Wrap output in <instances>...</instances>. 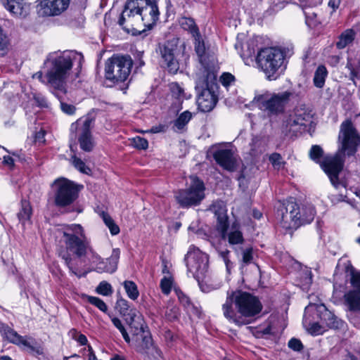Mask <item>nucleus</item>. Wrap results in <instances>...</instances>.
Wrapping results in <instances>:
<instances>
[{
    "instance_id": "nucleus-1",
    "label": "nucleus",
    "mask_w": 360,
    "mask_h": 360,
    "mask_svg": "<svg viewBox=\"0 0 360 360\" xmlns=\"http://www.w3.org/2000/svg\"><path fill=\"white\" fill-rule=\"evenodd\" d=\"M338 139L341 143L338 151L333 156L324 157L323 160V150L321 146H312L309 150L310 158L320 164L332 184L336 188L338 186V175L342 169L345 156H353L360 143V136L350 120H346L341 124Z\"/></svg>"
},
{
    "instance_id": "nucleus-2",
    "label": "nucleus",
    "mask_w": 360,
    "mask_h": 360,
    "mask_svg": "<svg viewBox=\"0 0 360 360\" xmlns=\"http://www.w3.org/2000/svg\"><path fill=\"white\" fill-rule=\"evenodd\" d=\"M262 309V304L257 297L241 290L228 292L226 300L222 305L224 316L237 326L249 324L250 319Z\"/></svg>"
},
{
    "instance_id": "nucleus-3",
    "label": "nucleus",
    "mask_w": 360,
    "mask_h": 360,
    "mask_svg": "<svg viewBox=\"0 0 360 360\" xmlns=\"http://www.w3.org/2000/svg\"><path fill=\"white\" fill-rule=\"evenodd\" d=\"M159 15L155 0H127L118 22L127 32L140 23L150 29L158 21Z\"/></svg>"
},
{
    "instance_id": "nucleus-4",
    "label": "nucleus",
    "mask_w": 360,
    "mask_h": 360,
    "mask_svg": "<svg viewBox=\"0 0 360 360\" xmlns=\"http://www.w3.org/2000/svg\"><path fill=\"white\" fill-rule=\"evenodd\" d=\"M82 58V55L75 51L49 53L44 61L49 86L57 90H64L74 61L79 60L80 65Z\"/></svg>"
},
{
    "instance_id": "nucleus-5",
    "label": "nucleus",
    "mask_w": 360,
    "mask_h": 360,
    "mask_svg": "<svg viewBox=\"0 0 360 360\" xmlns=\"http://www.w3.org/2000/svg\"><path fill=\"white\" fill-rule=\"evenodd\" d=\"M60 252H67L77 257H84L89 250V242L85 235L84 230L80 224H72L65 226L58 231Z\"/></svg>"
},
{
    "instance_id": "nucleus-6",
    "label": "nucleus",
    "mask_w": 360,
    "mask_h": 360,
    "mask_svg": "<svg viewBox=\"0 0 360 360\" xmlns=\"http://www.w3.org/2000/svg\"><path fill=\"white\" fill-rule=\"evenodd\" d=\"M215 80L216 75L213 69L204 67L196 74L197 104L202 112L211 111L217 102V96L212 90Z\"/></svg>"
},
{
    "instance_id": "nucleus-7",
    "label": "nucleus",
    "mask_w": 360,
    "mask_h": 360,
    "mask_svg": "<svg viewBox=\"0 0 360 360\" xmlns=\"http://www.w3.org/2000/svg\"><path fill=\"white\" fill-rule=\"evenodd\" d=\"M285 55L280 49L269 47L261 49L256 58L258 67L267 79L276 80L285 69Z\"/></svg>"
},
{
    "instance_id": "nucleus-8",
    "label": "nucleus",
    "mask_w": 360,
    "mask_h": 360,
    "mask_svg": "<svg viewBox=\"0 0 360 360\" xmlns=\"http://www.w3.org/2000/svg\"><path fill=\"white\" fill-rule=\"evenodd\" d=\"M292 94L288 91L278 93L265 91L255 96L252 103L268 115H278L285 111Z\"/></svg>"
},
{
    "instance_id": "nucleus-9",
    "label": "nucleus",
    "mask_w": 360,
    "mask_h": 360,
    "mask_svg": "<svg viewBox=\"0 0 360 360\" xmlns=\"http://www.w3.org/2000/svg\"><path fill=\"white\" fill-rule=\"evenodd\" d=\"M205 191L203 181L195 176H191L188 188L177 191L175 198L182 207L196 206L205 198Z\"/></svg>"
},
{
    "instance_id": "nucleus-10",
    "label": "nucleus",
    "mask_w": 360,
    "mask_h": 360,
    "mask_svg": "<svg viewBox=\"0 0 360 360\" xmlns=\"http://www.w3.org/2000/svg\"><path fill=\"white\" fill-rule=\"evenodd\" d=\"M54 203L57 207H65L71 205L78 196L77 184L65 178H58L52 184Z\"/></svg>"
},
{
    "instance_id": "nucleus-11",
    "label": "nucleus",
    "mask_w": 360,
    "mask_h": 360,
    "mask_svg": "<svg viewBox=\"0 0 360 360\" xmlns=\"http://www.w3.org/2000/svg\"><path fill=\"white\" fill-rule=\"evenodd\" d=\"M132 65L130 56L115 55L105 63V78L113 82H124L129 77Z\"/></svg>"
},
{
    "instance_id": "nucleus-12",
    "label": "nucleus",
    "mask_w": 360,
    "mask_h": 360,
    "mask_svg": "<svg viewBox=\"0 0 360 360\" xmlns=\"http://www.w3.org/2000/svg\"><path fill=\"white\" fill-rule=\"evenodd\" d=\"M184 259L188 272L200 283L208 271L209 259L207 255L202 252L198 248L191 245Z\"/></svg>"
},
{
    "instance_id": "nucleus-13",
    "label": "nucleus",
    "mask_w": 360,
    "mask_h": 360,
    "mask_svg": "<svg viewBox=\"0 0 360 360\" xmlns=\"http://www.w3.org/2000/svg\"><path fill=\"white\" fill-rule=\"evenodd\" d=\"M0 332L10 342L20 347L27 349L30 353L37 355L43 354V347L32 337L22 336L15 330L3 323L0 324Z\"/></svg>"
},
{
    "instance_id": "nucleus-14",
    "label": "nucleus",
    "mask_w": 360,
    "mask_h": 360,
    "mask_svg": "<svg viewBox=\"0 0 360 360\" xmlns=\"http://www.w3.org/2000/svg\"><path fill=\"white\" fill-rule=\"evenodd\" d=\"M94 120L90 117H83L71 124L70 130L78 134V142L80 148L85 152H91L94 147V141L91 129Z\"/></svg>"
},
{
    "instance_id": "nucleus-15",
    "label": "nucleus",
    "mask_w": 360,
    "mask_h": 360,
    "mask_svg": "<svg viewBox=\"0 0 360 360\" xmlns=\"http://www.w3.org/2000/svg\"><path fill=\"white\" fill-rule=\"evenodd\" d=\"M277 214L281 226L285 229H296L300 226V210L295 202L283 203L278 208Z\"/></svg>"
},
{
    "instance_id": "nucleus-16",
    "label": "nucleus",
    "mask_w": 360,
    "mask_h": 360,
    "mask_svg": "<svg viewBox=\"0 0 360 360\" xmlns=\"http://www.w3.org/2000/svg\"><path fill=\"white\" fill-rule=\"evenodd\" d=\"M135 350L141 354L144 360H158L161 351L155 345L149 331L133 336Z\"/></svg>"
},
{
    "instance_id": "nucleus-17",
    "label": "nucleus",
    "mask_w": 360,
    "mask_h": 360,
    "mask_svg": "<svg viewBox=\"0 0 360 360\" xmlns=\"http://www.w3.org/2000/svg\"><path fill=\"white\" fill-rule=\"evenodd\" d=\"M312 110L305 105L297 107L285 121V127L292 133L300 132L312 122Z\"/></svg>"
},
{
    "instance_id": "nucleus-18",
    "label": "nucleus",
    "mask_w": 360,
    "mask_h": 360,
    "mask_svg": "<svg viewBox=\"0 0 360 360\" xmlns=\"http://www.w3.org/2000/svg\"><path fill=\"white\" fill-rule=\"evenodd\" d=\"M157 53L160 56V65L167 69L170 73L176 74L179 69V61L176 58V43L167 41L162 44H160Z\"/></svg>"
},
{
    "instance_id": "nucleus-19",
    "label": "nucleus",
    "mask_w": 360,
    "mask_h": 360,
    "mask_svg": "<svg viewBox=\"0 0 360 360\" xmlns=\"http://www.w3.org/2000/svg\"><path fill=\"white\" fill-rule=\"evenodd\" d=\"M92 263L95 265V270L98 273H114L117 269L120 257V250L114 248L111 255L105 260L102 259L97 253L91 252Z\"/></svg>"
},
{
    "instance_id": "nucleus-20",
    "label": "nucleus",
    "mask_w": 360,
    "mask_h": 360,
    "mask_svg": "<svg viewBox=\"0 0 360 360\" xmlns=\"http://www.w3.org/2000/svg\"><path fill=\"white\" fill-rule=\"evenodd\" d=\"M70 0H40L37 5V12L40 16H58L65 11Z\"/></svg>"
},
{
    "instance_id": "nucleus-21",
    "label": "nucleus",
    "mask_w": 360,
    "mask_h": 360,
    "mask_svg": "<svg viewBox=\"0 0 360 360\" xmlns=\"http://www.w3.org/2000/svg\"><path fill=\"white\" fill-rule=\"evenodd\" d=\"M215 161L224 169L233 171L236 166V160L233 150L226 146H219L213 152Z\"/></svg>"
},
{
    "instance_id": "nucleus-22",
    "label": "nucleus",
    "mask_w": 360,
    "mask_h": 360,
    "mask_svg": "<svg viewBox=\"0 0 360 360\" xmlns=\"http://www.w3.org/2000/svg\"><path fill=\"white\" fill-rule=\"evenodd\" d=\"M210 210L217 217V229L220 232L221 236L223 238L226 237V231L229 227L227 210L222 201L214 202Z\"/></svg>"
},
{
    "instance_id": "nucleus-23",
    "label": "nucleus",
    "mask_w": 360,
    "mask_h": 360,
    "mask_svg": "<svg viewBox=\"0 0 360 360\" xmlns=\"http://www.w3.org/2000/svg\"><path fill=\"white\" fill-rule=\"evenodd\" d=\"M5 8L13 16L25 18L30 13V5L25 0H0Z\"/></svg>"
},
{
    "instance_id": "nucleus-24",
    "label": "nucleus",
    "mask_w": 360,
    "mask_h": 360,
    "mask_svg": "<svg viewBox=\"0 0 360 360\" xmlns=\"http://www.w3.org/2000/svg\"><path fill=\"white\" fill-rule=\"evenodd\" d=\"M314 307L319 314L320 319L325 322L330 328L340 329L344 327L345 322L329 311L324 304L314 305Z\"/></svg>"
},
{
    "instance_id": "nucleus-25",
    "label": "nucleus",
    "mask_w": 360,
    "mask_h": 360,
    "mask_svg": "<svg viewBox=\"0 0 360 360\" xmlns=\"http://www.w3.org/2000/svg\"><path fill=\"white\" fill-rule=\"evenodd\" d=\"M127 316V320L131 329L133 336L148 331L142 314L136 309H130Z\"/></svg>"
},
{
    "instance_id": "nucleus-26",
    "label": "nucleus",
    "mask_w": 360,
    "mask_h": 360,
    "mask_svg": "<svg viewBox=\"0 0 360 360\" xmlns=\"http://www.w3.org/2000/svg\"><path fill=\"white\" fill-rule=\"evenodd\" d=\"M59 255L64 260L65 264L72 274L78 278L86 276V273L82 272L80 268L82 257L73 256L72 255H68L67 252H60Z\"/></svg>"
},
{
    "instance_id": "nucleus-27",
    "label": "nucleus",
    "mask_w": 360,
    "mask_h": 360,
    "mask_svg": "<svg viewBox=\"0 0 360 360\" xmlns=\"http://www.w3.org/2000/svg\"><path fill=\"white\" fill-rule=\"evenodd\" d=\"M344 297L350 311L360 312V288H354L348 291Z\"/></svg>"
},
{
    "instance_id": "nucleus-28",
    "label": "nucleus",
    "mask_w": 360,
    "mask_h": 360,
    "mask_svg": "<svg viewBox=\"0 0 360 360\" xmlns=\"http://www.w3.org/2000/svg\"><path fill=\"white\" fill-rule=\"evenodd\" d=\"M356 32L352 29H347L342 32L338 37L335 46L338 49H343L352 44Z\"/></svg>"
},
{
    "instance_id": "nucleus-29",
    "label": "nucleus",
    "mask_w": 360,
    "mask_h": 360,
    "mask_svg": "<svg viewBox=\"0 0 360 360\" xmlns=\"http://www.w3.org/2000/svg\"><path fill=\"white\" fill-rule=\"evenodd\" d=\"M346 276L349 278L350 283L355 288H360V271H356L349 261L342 264Z\"/></svg>"
},
{
    "instance_id": "nucleus-30",
    "label": "nucleus",
    "mask_w": 360,
    "mask_h": 360,
    "mask_svg": "<svg viewBox=\"0 0 360 360\" xmlns=\"http://www.w3.org/2000/svg\"><path fill=\"white\" fill-rule=\"evenodd\" d=\"M192 113L186 110L181 113L173 122V129L174 131L181 133L186 129L188 123L192 118Z\"/></svg>"
},
{
    "instance_id": "nucleus-31",
    "label": "nucleus",
    "mask_w": 360,
    "mask_h": 360,
    "mask_svg": "<svg viewBox=\"0 0 360 360\" xmlns=\"http://www.w3.org/2000/svg\"><path fill=\"white\" fill-rule=\"evenodd\" d=\"M347 68L350 71L351 79L354 81L355 78H359V71L360 70V55L354 57L349 54L347 59Z\"/></svg>"
},
{
    "instance_id": "nucleus-32",
    "label": "nucleus",
    "mask_w": 360,
    "mask_h": 360,
    "mask_svg": "<svg viewBox=\"0 0 360 360\" xmlns=\"http://www.w3.org/2000/svg\"><path fill=\"white\" fill-rule=\"evenodd\" d=\"M314 307V304H309L305 308V312L303 317V324L307 328L308 331L313 335H318L322 334L323 330L318 323H310L307 321V313Z\"/></svg>"
},
{
    "instance_id": "nucleus-33",
    "label": "nucleus",
    "mask_w": 360,
    "mask_h": 360,
    "mask_svg": "<svg viewBox=\"0 0 360 360\" xmlns=\"http://www.w3.org/2000/svg\"><path fill=\"white\" fill-rule=\"evenodd\" d=\"M327 76L328 70L323 65H319L315 70L313 78L314 86L319 89L323 87Z\"/></svg>"
},
{
    "instance_id": "nucleus-34",
    "label": "nucleus",
    "mask_w": 360,
    "mask_h": 360,
    "mask_svg": "<svg viewBox=\"0 0 360 360\" xmlns=\"http://www.w3.org/2000/svg\"><path fill=\"white\" fill-rule=\"evenodd\" d=\"M193 38L194 39L195 51L202 64V68L200 69H202L204 67L209 68L208 67L205 66L203 63V60L205 54V46L200 33L198 34L197 35H195L194 37H193Z\"/></svg>"
},
{
    "instance_id": "nucleus-35",
    "label": "nucleus",
    "mask_w": 360,
    "mask_h": 360,
    "mask_svg": "<svg viewBox=\"0 0 360 360\" xmlns=\"http://www.w3.org/2000/svg\"><path fill=\"white\" fill-rule=\"evenodd\" d=\"M179 24L182 29L188 32L192 37L200 33L198 27L195 20L191 18L182 17L179 20Z\"/></svg>"
},
{
    "instance_id": "nucleus-36",
    "label": "nucleus",
    "mask_w": 360,
    "mask_h": 360,
    "mask_svg": "<svg viewBox=\"0 0 360 360\" xmlns=\"http://www.w3.org/2000/svg\"><path fill=\"white\" fill-rule=\"evenodd\" d=\"M32 215L31 206L27 200H22L21 210L18 214V219L23 226L26 222L30 221Z\"/></svg>"
},
{
    "instance_id": "nucleus-37",
    "label": "nucleus",
    "mask_w": 360,
    "mask_h": 360,
    "mask_svg": "<svg viewBox=\"0 0 360 360\" xmlns=\"http://www.w3.org/2000/svg\"><path fill=\"white\" fill-rule=\"evenodd\" d=\"M301 219L300 225L311 222L316 214V211L313 205H308L302 207L300 210Z\"/></svg>"
},
{
    "instance_id": "nucleus-38",
    "label": "nucleus",
    "mask_w": 360,
    "mask_h": 360,
    "mask_svg": "<svg viewBox=\"0 0 360 360\" xmlns=\"http://www.w3.org/2000/svg\"><path fill=\"white\" fill-rule=\"evenodd\" d=\"M228 239V241L230 245H238L241 244L243 242V237L242 233L236 229H232L229 233H227V230L226 231V237L225 239Z\"/></svg>"
},
{
    "instance_id": "nucleus-39",
    "label": "nucleus",
    "mask_w": 360,
    "mask_h": 360,
    "mask_svg": "<svg viewBox=\"0 0 360 360\" xmlns=\"http://www.w3.org/2000/svg\"><path fill=\"white\" fill-rule=\"evenodd\" d=\"M123 285L128 297L130 299L135 300L138 298L139 292L138 290L137 285L134 282L131 281H125L123 283Z\"/></svg>"
},
{
    "instance_id": "nucleus-40",
    "label": "nucleus",
    "mask_w": 360,
    "mask_h": 360,
    "mask_svg": "<svg viewBox=\"0 0 360 360\" xmlns=\"http://www.w3.org/2000/svg\"><path fill=\"white\" fill-rule=\"evenodd\" d=\"M169 89L172 96L179 101L188 98L184 89L176 82L171 83L169 84Z\"/></svg>"
},
{
    "instance_id": "nucleus-41",
    "label": "nucleus",
    "mask_w": 360,
    "mask_h": 360,
    "mask_svg": "<svg viewBox=\"0 0 360 360\" xmlns=\"http://www.w3.org/2000/svg\"><path fill=\"white\" fill-rule=\"evenodd\" d=\"M9 44V38L6 32L0 26V56H4L7 53Z\"/></svg>"
},
{
    "instance_id": "nucleus-42",
    "label": "nucleus",
    "mask_w": 360,
    "mask_h": 360,
    "mask_svg": "<svg viewBox=\"0 0 360 360\" xmlns=\"http://www.w3.org/2000/svg\"><path fill=\"white\" fill-rule=\"evenodd\" d=\"M312 283V274L309 269L305 268L302 271L301 287L303 290H307Z\"/></svg>"
},
{
    "instance_id": "nucleus-43",
    "label": "nucleus",
    "mask_w": 360,
    "mask_h": 360,
    "mask_svg": "<svg viewBox=\"0 0 360 360\" xmlns=\"http://www.w3.org/2000/svg\"><path fill=\"white\" fill-rule=\"evenodd\" d=\"M102 218L105 224L108 227L112 235H117L120 232L119 226L114 223L112 219L105 213L102 214Z\"/></svg>"
},
{
    "instance_id": "nucleus-44",
    "label": "nucleus",
    "mask_w": 360,
    "mask_h": 360,
    "mask_svg": "<svg viewBox=\"0 0 360 360\" xmlns=\"http://www.w3.org/2000/svg\"><path fill=\"white\" fill-rule=\"evenodd\" d=\"M219 82L224 86L226 90H229V87L234 86L236 82L235 77L229 72H224L219 78Z\"/></svg>"
},
{
    "instance_id": "nucleus-45",
    "label": "nucleus",
    "mask_w": 360,
    "mask_h": 360,
    "mask_svg": "<svg viewBox=\"0 0 360 360\" xmlns=\"http://www.w3.org/2000/svg\"><path fill=\"white\" fill-rule=\"evenodd\" d=\"M72 162L74 167L82 173L89 174L91 172L89 167H87L85 163L76 155H73L72 157Z\"/></svg>"
},
{
    "instance_id": "nucleus-46",
    "label": "nucleus",
    "mask_w": 360,
    "mask_h": 360,
    "mask_svg": "<svg viewBox=\"0 0 360 360\" xmlns=\"http://www.w3.org/2000/svg\"><path fill=\"white\" fill-rule=\"evenodd\" d=\"M113 325L115 326V327H116L119 330L120 332L121 333L124 340L127 342H130V338H129V334L127 333L124 326H123L121 320L117 317H113L111 319Z\"/></svg>"
},
{
    "instance_id": "nucleus-47",
    "label": "nucleus",
    "mask_w": 360,
    "mask_h": 360,
    "mask_svg": "<svg viewBox=\"0 0 360 360\" xmlns=\"http://www.w3.org/2000/svg\"><path fill=\"white\" fill-rule=\"evenodd\" d=\"M96 292L104 296L110 295L112 293V286L106 281H101L96 288Z\"/></svg>"
},
{
    "instance_id": "nucleus-48",
    "label": "nucleus",
    "mask_w": 360,
    "mask_h": 360,
    "mask_svg": "<svg viewBox=\"0 0 360 360\" xmlns=\"http://www.w3.org/2000/svg\"><path fill=\"white\" fill-rule=\"evenodd\" d=\"M172 282L173 281L171 277L165 276L161 279L160 288L162 292L164 294L168 295L170 292L172 286Z\"/></svg>"
},
{
    "instance_id": "nucleus-49",
    "label": "nucleus",
    "mask_w": 360,
    "mask_h": 360,
    "mask_svg": "<svg viewBox=\"0 0 360 360\" xmlns=\"http://www.w3.org/2000/svg\"><path fill=\"white\" fill-rule=\"evenodd\" d=\"M176 294L178 297V299L180 302V303L187 309H189L192 307V304L191 302V300L189 297L185 295L182 291L180 290H176Z\"/></svg>"
},
{
    "instance_id": "nucleus-50",
    "label": "nucleus",
    "mask_w": 360,
    "mask_h": 360,
    "mask_svg": "<svg viewBox=\"0 0 360 360\" xmlns=\"http://www.w3.org/2000/svg\"><path fill=\"white\" fill-rule=\"evenodd\" d=\"M88 301H89V303H91V304L96 306L101 311H102L103 312H105L107 311V309H108V307L105 304V303L102 300H101L98 297H93V296H89L88 297Z\"/></svg>"
},
{
    "instance_id": "nucleus-51",
    "label": "nucleus",
    "mask_w": 360,
    "mask_h": 360,
    "mask_svg": "<svg viewBox=\"0 0 360 360\" xmlns=\"http://www.w3.org/2000/svg\"><path fill=\"white\" fill-rule=\"evenodd\" d=\"M269 161L272 164L274 168L279 169L283 167V162L282 160V157L278 153H273L269 157Z\"/></svg>"
},
{
    "instance_id": "nucleus-52",
    "label": "nucleus",
    "mask_w": 360,
    "mask_h": 360,
    "mask_svg": "<svg viewBox=\"0 0 360 360\" xmlns=\"http://www.w3.org/2000/svg\"><path fill=\"white\" fill-rule=\"evenodd\" d=\"M133 146L138 149H146L148 146V141L142 137L136 136L131 140Z\"/></svg>"
},
{
    "instance_id": "nucleus-53",
    "label": "nucleus",
    "mask_w": 360,
    "mask_h": 360,
    "mask_svg": "<svg viewBox=\"0 0 360 360\" xmlns=\"http://www.w3.org/2000/svg\"><path fill=\"white\" fill-rule=\"evenodd\" d=\"M253 260L252 248H246L243 250L242 252V262L245 264L251 263Z\"/></svg>"
},
{
    "instance_id": "nucleus-54",
    "label": "nucleus",
    "mask_w": 360,
    "mask_h": 360,
    "mask_svg": "<svg viewBox=\"0 0 360 360\" xmlns=\"http://www.w3.org/2000/svg\"><path fill=\"white\" fill-rule=\"evenodd\" d=\"M70 333L72 338L77 341L81 345H86L87 344L88 340L84 335L78 333L75 329L71 330Z\"/></svg>"
},
{
    "instance_id": "nucleus-55",
    "label": "nucleus",
    "mask_w": 360,
    "mask_h": 360,
    "mask_svg": "<svg viewBox=\"0 0 360 360\" xmlns=\"http://www.w3.org/2000/svg\"><path fill=\"white\" fill-rule=\"evenodd\" d=\"M229 251H221L219 252V256L222 258L226 268V271L229 274L233 267V264L229 259Z\"/></svg>"
},
{
    "instance_id": "nucleus-56",
    "label": "nucleus",
    "mask_w": 360,
    "mask_h": 360,
    "mask_svg": "<svg viewBox=\"0 0 360 360\" xmlns=\"http://www.w3.org/2000/svg\"><path fill=\"white\" fill-rule=\"evenodd\" d=\"M288 347L294 351L300 352L303 348V345L301 341L297 338H291L288 343Z\"/></svg>"
},
{
    "instance_id": "nucleus-57",
    "label": "nucleus",
    "mask_w": 360,
    "mask_h": 360,
    "mask_svg": "<svg viewBox=\"0 0 360 360\" xmlns=\"http://www.w3.org/2000/svg\"><path fill=\"white\" fill-rule=\"evenodd\" d=\"M60 108L63 112L68 115H72L75 111V107L74 105L64 102H60Z\"/></svg>"
},
{
    "instance_id": "nucleus-58",
    "label": "nucleus",
    "mask_w": 360,
    "mask_h": 360,
    "mask_svg": "<svg viewBox=\"0 0 360 360\" xmlns=\"http://www.w3.org/2000/svg\"><path fill=\"white\" fill-rule=\"evenodd\" d=\"M34 79H39L42 84L49 86V82H48L47 77V70H46L45 76H43V73L41 71H39L34 73L32 76Z\"/></svg>"
},
{
    "instance_id": "nucleus-59",
    "label": "nucleus",
    "mask_w": 360,
    "mask_h": 360,
    "mask_svg": "<svg viewBox=\"0 0 360 360\" xmlns=\"http://www.w3.org/2000/svg\"><path fill=\"white\" fill-rule=\"evenodd\" d=\"M45 131L44 130H42L41 129L40 131H39L38 132L36 133L35 134V136H34V141L35 142H38L39 143H43L45 142Z\"/></svg>"
},
{
    "instance_id": "nucleus-60",
    "label": "nucleus",
    "mask_w": 360,
    "mask_h": 360,
    "mask_svg": "<svg viewBox=\"0 0 360 360\" xmlns=\"http://www.w3.org/2000/svg\"><path fill=\"white\" fill-rule=\"evenodd\" d=\"M3 162L4 165L9 167H13L14 165V160L11 156H4Z\"/></svg>"
},
{
    "instance_id": "nucleus-61",
    "label": "nucleus",
    "mask_w": 360,
    "mask_h": 360,
    "mask_svg": "<svg viewBox=\"0 0 360 360\" xmlns=\"http://www.w3.org/2000/svg\"><path fill=\"white\" fill-rule=\"evenodd\" d=\"M340 4V0H329L328 6L335 11Z\"/></svg>"
},
{
    "instance_id": "nucleus-62",
    "label": "nucleus",
    "mask_w": 360,
    "mask_h": 360,
    "mask_svg": "<svg viewBox=\"0 0 360 360\" xmlns=\"http://www.w3.org/2000/svg\"><path fill=\"white\" fill-rule=\"evenodd\" d=\"M119 304L120 306H122V307H121L122 312L125 314V313H126L125 311L128 309V307H129L127 302L126 300H121L119 302Z\"/></svg>"
},
{
    "instance_id": "nucleus-63",
    "label": "nucleus",
    "mask_w": 360,
    "mask_h": 360,
    "mask_svg": "<svg viewBox=\"0 0 360 360\" xmlns=\"http://www.w3.org/2000/svg\"><path fill=\"white\" fill-rule=\"evenodd\" d=\"M88 349H89V360H98L96 358V356L95 355V354L93 351L92 347L91 346H89Z\"/></svg>"
},
{
    "instance_id": "nucleus-64",
    "label": "nucleus",
    "mask_w": 360,
    "mask_h": 360,
    "mask_svg": "<svg viewBox=\"0 0 360 360\" xmlns=\"http://www.w3.org/2000/svg\"><path fill=\"white\" fill-rule=\"evenodd\" d=\"M165 338L167 340L173 341L174 336L171 331L167 330L165 332Z\"/></svg>"
}]
</instances>
